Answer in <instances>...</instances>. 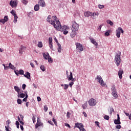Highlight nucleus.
Listing matches in <instances>:
<instances>
[{"label":"nucleus","instance_id":"nucleus-1","mask_svg":"<svg viewBox=\"0 0 131 131\" xmlns=\"http://www.w3.org/2000/svg\"><path fill=\"white\" fill-rule=\"evenodd\" d=\"M47 22H49V23H50L51 25H53L54 27V28L56 29V30H58L59 31L63 32V34L64 35H66V34H68V29H69V27H67V26H63L62 27L61 26V23H60V21L58 20L56 21H56L53 20H47Z\"/></svg>","mask_w":131,"mask_h":131},{"label":"nucleus","instance_id":"nucleus-2","mask_svg":"<svg viewBox=\"0 0 131 131\" xmlns=\"http://www.w3.org/2000/svg\"><path fill=\"white\" fill-rule=\"evenodd\" d=\"M96 79L97 80L98 82L100 83L101 86H107L106 83L104 82V80H103V79L102 78V77H101V76H97Z\"/></svg>","mask_w":131,"mask_h":131},{"label":"nucleus","instance_id":"nucleus-3","mask_svg":"<svg viewBox=\"0 0 131 131\" xmlns=\"http://www.w3.org/2000/svg\"><path fill=\"white\" fill-rule=\"evenodd\" d=\"M121 53L119 52L117 55L115 56V60L116 61V64L117 66H119L120 65L121 59L120 58V55Z\"/></svg>","mask_w":131,"mask_h":131},{"label":"nucleus","instance_id":"nucleus-4","mask_svg":"<svg viewBox=\"0 0 131 131\" xmlns=\"http://www.w3.org/2000/svg\"><path fill=\"white\" fill-rule=\"evenodd\" d=\"M79 28V25L78 24L73 22L72 25V31H74V32H76L78 29Z\"/></svg>","mask_w":131,"mask_h":131},{"label":"nucleus","instance_id":"nucleus-5","mask_svg":"<svg viewBox=\"0 0 131 131\" xmlns=\"http://www.w3.org/2000/svg\"><path fill=\"white\" fill-rule=\"evenodd\" d=\"M116 36L118 37V38H119L120 37V32L122 34L124 33V31L122 29L121 27H119L116 31Z\"/></svg>","mask_w":131,"mask_h":131},{"label":"nucleus","instance_id":"nucleus-6","mask_svg":"<svg viewBox=\"0 0 131 131\" xmlns=\"http://www.w3.org/2000/svg\"><path fill=\"white\" fill-rule=\"evenodd\" d=\"M43 56V58H45L46 60H48L49 63H53V60H52V58H51V56H50L48 53H44Z\"/></svg>","mask_w":131,"mask_h":131},{"label":"nucleus","instance_id":"nucleus-7","mask_svg":"<svg viewBox=\"0 0 131 131\" xmlns=\"http://www.w3.org/2000/svg\"><path fill=\"white\" fill-rule=\"evenodd\" d=\"M76 46L77 52L81 53V52H82V51H83V47H82V45H81L79 43H76Z\"/></svg>","mask_w":131,"mask_h":131},{"label":"nucleus","instance_id":"nucleus-8","mask_svg":"<svg viewBox=\"0 0 131 131\" xmlns=\"http://www.w3.org/2000/svg\"><path fill=\"white\" fill-rule=\"evenodd\" d=\"M18 98H24V97H26L24 99H27L28 98V95H27V93H21V92H19L17 94Z\"/></svg>","mask_w":131,"mask_h":131},{"label":"nucleus","instance_id":"nucleus-9","mask_svg":"<svg viewBox=\"0 0 131 131\" xmlns=\"http://www.w3.org/2000/svg\"><path fill=\"white\" fill-rule=\"evenodd\" d=\"M43 124L40 122V119L39 118H37V122L36 124H35V128H37L38 127H39L40 126H42Z\"/></svg>","mask_w":131,"mask_h":131},{"label":"nucleus","instance_id":"nucleus-10","mask_svg":"<svg viewBox=\"0 0 131 131\" xmlns=\"http://www.w3.org/2000/svg\"><path fill=\"white\" fill-rule=\"evenodd\" d=\"M88 103H89L90 106H94L96 105V100L95 99H90V100L88 101Z\"/></svg>","mask_w":131,"mask_h":131},{"label":"nucleus","instance_id":"nucleus-11","mask_svg":"<svg viewBox=\"0 0 131 131\" xmlns=\"http://www.w3.org/2000/svg\"><path fill=\"white\" fill-rule=\"evenodd\" d=\"M117 119L114 120V123L115 124H120L121 122H120V117H119V115L117 114Z\"/></svg>","mask_w":131,"mask_h":131},{"label":"nucleus","instance_id":"nucleus-12","mask_svg":"<svg viewBox=\"0 0 131 131\" xmlns=\"http://www.w3.org/2000/svg\"><path fill=\"white\" fill-rule=\"evenodd\" d=\"M74 127H77L79 129L84 128V126L81 123H76Z\"/></svg>","mask_w":131,"mask_h":131},{"label":"nucleus","instance_id":"nucleus-13","mask_svg":"<svg viewBox=\"0 0 131 131\" xmlns=\"http://www.w3.org/2000/svg\"><path fill=\"white\" fill-rule=\"evenodd\" d=\"M67 77L68 78V80L70 81L71 80L72 81H75V79L73 78V76L72 75V72H70V75H67Z\"/></svg>","mask_w":131,"mask_h":131},{"label":"nucleus","instance_id":"nucleus-14","mask_svg":"<svg viewBox=\"0 0 131 131\" xmlns=\"http://www.w3.org/2000/svg\"><path fill=\"white\" fill-rule=\"evenodd\" d=\"M10 5L11 6L12 8H16V7H17V2L15 1H11L10 2Z\"/></svg>","mask_w":131,"mask_h":131},{"label":"nucleus","instance_id":"nucleus-15","mask_svg":"<svg viewBox=\"0 0 131 131\" xmlns=\"http://www.w3.org/2000/svg\"><path fill=\"white\" fill-rule=\"evenodd\" d=\"M84 16H85V17H89L90 16H93V13L90 11L84 12Z\"/></svg>","mask_w":131,"mask_h":131},{"label":"nucleus","instance_id":"nucleus-16","mask_svg":"<svg viewBox=\"0 0 131 131\" xmlns=\"http://www.w3.org/2000/svg\"><path fill=\"white\" fill-rule=\"evenodd\" d=\"M118 74L119 75V78H120V79H121V78H122V74H123V70L122 69H120L118 72Z\"/></svg>","mask_w":131,"mask_h":131},{"label":"nucleus","instance_id":"nucleus-17","mask_svg":"<svg viewBox=\"0 0 131 131\" xmlns=\"http://www.w3.org/2000/svg\"><path fill=\"white\" fill-rule=\"evenodd\" d=\"M39 5L41 7H45L46 6V3H45V1L43 0H40L39 1Z\"/></svg>","mask_w":131,"mask_h":131},{"label":"nucleus","instance_id":"nucleus-18","mask_svg":"<svg viewBox=\"0 0 131 131\" xmlns=\"http://www.w3.org/2000/svg\"><path fill=\"white\" fill-rule=\"evenodd\" d=\"M24 76L28 78V79H30V74L28 72H27L26 74H24Z\"/></svg>","mask_w":131,"mask_h":131},{"label":"nucleus","instance_id":"nucleus-19","mask_svg":"<svg viewBox=\"0 0 131 131\" xmlns=\"http://www.w3.org/2000/svg\"><path fill=\"white\" fill-rule=\"evenodd\" d=\"M97 16H99V13H92V16H91V17H92V19H96L97 18Z\"/></svg>","mask_w":131,"mask_h":131},{"label":"nucleus","instance_id":"nucleus-20","mask_svg":"<svg viewBox=\"0 0 131 131\" xmlns=\"http://www.w3.org/2000/svg\"><path fill=\"white\" fill-rule=\"evenodd\" d=\"M91 42L92 43H93V45H95L96 46V47H98V42H97V41H96V40H95L93 38H91Z\"/></svg>","mask_w":131,"mask_h":131},{"label":"nucleus","instance_id":"nucleus-21","mask_svg":"<svg viewBox=\"0 0 131 131\" xmlns=\"http://www.w3.org/2000/svg\"><path fill=\"white\" fill-rule=\"evenodd\" d=\"M34 10L36 12H37V11H38V10H39V5L38 4L36 5L34 7Z\"/></svg>","mask_w":131,"mask_h":131},{"label":"nucleus","instance_id":"nucleus-22","mask_svg":"<svg viewBox=\"0 0 131 131\" xmlns=\"http://www.w3.org/2000/svg\"><path fill=\"white\" fill-rule=\"evenodd\" d=\"M111 32V30H108L105 33L104 35L105 36H109L110 35V33Z\"/></svg>","mask_w":131,"mask_h":131},{"label":"nucleus","instance_id":"nucleus-23","mask_svg":"<svg viewBox=\"0 0 131 131\" xmlns=\"http://www.w3.org/2000/svg\"><path fill=\"white\" fill-rule=\"evenodd\" d=\"M14 90L16 92H17V94H19V93L20 92V89H19L18 86H14Z\"/></svg>","mask_w":131,"mask_h":131},{"label":"nucleus","instance_id":"nucleus-24","mask_svg":"<svg viewBox=\"0 0 131 131\" xmlns=\"http://www.w3.org/2000/svg\"><path fill=\"white\" fill-rule=\"evenodd\" d=\"M23 50H24V47L23 46H21V48H19V54L20 55H22L23 54Z\"/></svg>","mask_w":131,"mask_h":131},{"label":"nucleus","instance_id":"nucleus-25","mask_svg":"<svg viewBox=\"0 0 131 131\" xmlns=\"http://www.w3.org/2000/svg\"><path fill=\"white\" fill-rule=\"evenodd\" d=\"M75 35H76V32H74V31H72L71 33V37L73 38L75 36Z\"/></svg>","mask_w":131,"mask_h":131},{"label":"nucleus","instance_id":"nucleus-26","mask_svg":"<svg viewBox=\"0 0 131 131\" xmlns=\"http://www.w3.org/2000/svg\"><path fill=\"white\" fill-rule=\"evenodd\" d=\"M58 53H61V52H62V50L61 49V45L59 43H58Z\"/></svg>","mask_w":131,"mask_h":131},{"label":"nucleus","instance_id":"nucleus-27","mask_svg":"<svg viewBox=\"0 0 131 131\" xmlns=\"http://www.w3.org/2000/svg\"><path fill=\"white\" fill-rule=\"evenodd\" d=\"M88 107V103L85 102L84 103V104L82 105V108H83V109L85 110L86 108V107Z\"/></svg>","mask_w":131,"mask_h":131},{"label":"nucleus","instance_id":"nucleus-28","mask_svg":"<svg viewBox=\"0 0 131 131\" xmlns=\"http://www.w3.org/2000/svg\"><path fill=\"white\" fill-rule=\"evenodd\" d=\"M112 94L114 98H117V97H118V96L117 95V92L116 91L112 92Z\"/></svg>","mask_w":131,"mask_h":131},{"label":"nucleus","instance_id":"nucleus-29","mask_svg":"<svg viewBox=\"0 0 131 131\" xmlns=\"http://www.w3.org/2000/svg\"><path fill=\"white\" fill-rule=\"evenodd\" d=\"M11 13L14 16V17L17 16V14H16V11H15V10H12L11 11Z\"/></svg>","mask_w":131,"mask_h":131},{"label":"nucleus","instance_id":"nucleus-30","mask_svg":"<svg viewBox=\"0 0 131 131\" xmlns=\"http://www.w3.org/2000/svg\"><path fill=\"white\" fill-rule=\"evenodd\" d=\"M3 19H4V21L5 22H8V21H9V17L6 15L4 16V18H3Z\"/></svg>","mask_w":131,"mask_h":131},{"label":"nucleus","instance_id":"nucleus-31","mask_svg":"<svg viewBox=\"0 0 131 131\" xmlns=\"http://www.w3.org/2000/svg\"><path fill=\"white\" fill-rule=\"evenodd\" d=\"M18 74H20V75H24V71L23 70H20L18 71Z\"/></svg>","mask_w":131,"mask_h":131},{"label":"nucleus","instance_id":"nucleus-32","mask_svg":"<svg viewBox=\"0 0 131 131\" xmlns=\"http://www.w3.org/2000/svg\"><path fill=\"white\" fill-rule=\"evenodd\" d=\"M107 24H110V25H111V26H113V22H112V21L109 20H107Z\"/></svg>","mask_w":131,"mask_h":131},{"label":"nucleus","instance_id":"nucleus-33","mask_svg":"<svg viewBox=\"0 0 131 131\" xmlns=\"http://www.w3.org/2000/svg\"><path fill=\"white\" fill-rule=\"evenodd\" d=\"M9 68H11V69H15L16 68L14 66V65L12 64V63H9Z\"/></svg>","mask_w":131,"mask_h":131},{"label":"nucleus","instance_id":"nucleus-34","mask_svg":"<svg viewBox=\"0 0 131 131\" xmlns=\"http://www.w3.org/2000/svg\"><path fill=\"white\" fill-rule=\"evenodd\" d=\"M38 47L39 48H42V42H38Z\"/></svg>","mask_w":131,"mask_h":131},{"label":"nucleus","instance_id":"nucleus-35","mask_svg":"<svg viewBox=\"0 0 131 131\" xmlns=\"http://www.w3.org/2000/svg\"><path fill=\"white\" fill-rule=\"evenodd\" d=\"M98 7L99 9H104V8H105V6L104 5H98Z\"/></svg>","mask_w":131,"mask_h":131},{"label":"nucleus","instance_id":"nucleus-36","mask_svg":"<svg viewBox=\"0 0 131 131\" xmlns=\"http://www.w3.org/2000/svg\"><path fill=\"white\" fill-rule=\"evenodd\" d=\"M52 121H53V122H54V124L55 125H56V126H57V121H56V120L54 118H53V119H52Z\"/></svg>","mask_w":131,"mask_h":131},{"label":"nucleus","instance_id":"nucleus-37","mask_svg":"<svg viewBox=\"0 0 131 131\" xmlns=\"http://www.w3.org/2000/svg\"><path fill=\"white\" fill-rule=\"evenodd\" d=\"M40 68L42 70V71H45L46 70V68H45V66H41Z\"/></svg>","mask_w":131,"mask_h":131},{"label":"nucleus","instance_id":"nucleus-38","mask_svg":"<svg viewBox=\"0 0 131 131\" xmlns=\"http://www.w3.org/2000/svg\"><path fill=\"white\" fill-rule=\"evenodd\" d=\"M49 43H53V38L52 37L49 38Z\"/></svg>","mask_w":131,"mask_h":131},{"label":"nucleus","instance_id":"nucleus-39","mask_svg":"<svg viewBox=\"0 0 131 131\" xmlns=\"http://www.w3.org/2000/svg\"><path fill=\"white\" fill-rule=\"evenodd\" d=\"M17 19H18V16H14V19L13 20L14 23H17Z\"/></svg>","mask_w":131,"mask_h":131},{"label":"nucleus","instance_id":"nucleus-40","mask_svg":"<svg viewBox=\"0 0 131 131\" xmlns=\"http://www.w3.org/2000/svg\"><path fill=\"white\" fill-rule=\"evenodd\" d=\"M17 119H18L19 122H20V123H21V125H23L24 124V123L22 121L20 120V118H19V116H17Z\"/></svg>","mask_w":131,"mask_h":131},{"label":"nucleus","instance_id":"nucleus-41","mask_svg":"<svg viewBox=\"0 0 131 131\" xmlns=\"http://www.w3.org/2000/svg\"><path fill=\"white\" fill-rule=\"evenodd\" d=\"M14 72L17 76H19V73L18 72V70H15Z\"/></svg>","mask_w":131,"mask_h":131},{"label":"nucleus","instance_id":"nucleus-42","mask_svg":"<svg viewBox=\"0 0 131 131\" xmlns=\"http://www.w3.org/2000/svg\"><path fill=\"white\" fill-rule=\"evenodd\" d=\"M104 118L106 120H109V116L105 115L104 116Z\"/></svg>","mask_w":131,"mask_h":131},{"label":"nucleus","instance_id":"nucleus-43","mask_svg":"<svg viewBox=\"0 0 131 131\" xmlns=\"http://www.w3.org/2000/svg\"><path fill=\"white\" fill-rule=\"evenodd\" d=\"M68 88H69V85L68 84H65L64 90H67V89H68Z\"/></svg>","mask_w":131,"mask_h":131},{"label":"nucleus","instance_id":"nucleus-44","mask_svg":"<svg viewBox=\"0 0 131 131\" xmlns=\"http://www.w3.org/2000/svg\"><path fill=\"white\" fill-rule=\"evenodd\" d=\"M48 106H47V105L44 106V111L45 112H47V111H48Z\"/></svg>","mask_w":131,"mask_h":131},{"label":"nucleus","instance_id":"nucleus-45","mask_svg":"<svg viewBox=\"0 0 131 131\" xmlns=\"http://www.w3.org/2000/svg\"><path fill=\"white\" fill-rule=\"evenodd\" d=\"M71 115V114L69 112H68V113L67 114V117H68V118H69Z\"/></svg>","mask_w":131,"mask_h":131},{"label":"nucleus","instance_id":"nucleus-46","mask_svg":"<svg viewBox=\"0 0 131 131\" xmlns=\"http://www.w3.org/2000/svg\"><path fill=\"white\" fill-rule=\"evenodd\" d=\"M112 90L113 92H116V89H115V86H113L112 88Z\"/></svg>","mask_w":131,"mask_h":131},{"label":"nucleus","instance_id":"nucleus-47","mask_svg":"<svg viewBox=\"0 0 131 131\" xmlns=\"http://www.w3.org/2000/svg\"><path fill=\"white\" fill-rule=\"evenodd\" d=\"M32 120H33V123H35V116H33L32 118Z\"/></svg>","mask_w":131,"mask_h":131},{"label":"nucleus","instance_id":"nucleus-48","mask_svg":"<svg viewBox=\"0 0 131 131\" xmlns=\"http://www.w3.org/2000/svg\"><path fill=\"white\" fill-rule=\"evenodd\" d=\"M0 23H3V24H5V23H6V21H5L4 19H0Z\"/></svg>","mask_w":131,"mask_h":131},{"label":"nucleus","instance_id":"nucleus-49","mask_svg":"<svg viewBox=\"0 0 131 131\" xmlns=\"http://www.w3.org/2000/svg\"><path fill=\"white\" fill-rule=\"evenodd\" d=\"M23 4H24V5H27L28 2L26 0H23L22 1Z\"/></svg>","mask_w":131,"mask_h":131},{"label":"nucleus","instance_id":"nucleus-50","mask_svg":"<svg viewBox=\"0 0 131 131\" xmlns=\"http://www.w3.org/2000/svg\"><path fill=\"white\" fill-rule=\"evenodd\" d=\"M17 103H18L19 104H21V99H17Z\"/></svg>","mask_w":131,"mask_h":131},{"label":"nucleus","instance_id":"nucleus-51","mask_svg":"<svg viewBox=\"0 0 131 131\" xmlns=\"http://www.w3.org/2000/svg\"><path fill=\"white\" fill-rule=\"evenodd\" d=\"M64 125L67 127H69V128H71V126H70V125H69V124H68V123H66L64 124Z\"/></svg>","mask_w":131,"mask_h":131},{"label":"nucleus","instance_id":"nucleus-52","mask_svg":"<svg viewBox=\"0 0 131 131\" xmlns=\"http://www.w3.org/2000/svg\"><path fill=\"white\" fill-rule=\"evenodd\" d=\"M52 18H53V19H54V20H55V21H56V22H57V21H58V20H56L57 16H53L52 17ZM56 25L57 26V24H56Z\"/></svg>","mask_w":131,"mask_h":131},{"label":"nucleus","instance_id":"nucleus-53","mask_svg":"<svg viewBox=\"0 0 131 131\" xmlns=\"http://www.w3.org/2000/svg\"><path fill=\"white\" fill-rule=\"evenodd\" d=\"M49 47L50 49H53V43H49Z\"/></svg>","mask_w":131,"mask_h":131},{"label":"nucleus","instance_id":"nucleus-54","mask_svg":"<svg viewBox=\"0 0 131 131\" xmlns=\"http://www.w3.org/2000/svg\"><path fill=\"white\" fill-rule=\"evenodd\" d=\"M116 127L117 129H120V128H121L120 125H117L116 126Z\"/></svg>","mask_w":131,"mask_h":131},{"label":"nucleus","instance_id":"nucleus-55","mask_svg":"<svg viewBox=\"0 0 131 131\" xmlns=\"http://www.w3.org/2000/svg\"><path fill=\"white\" fill-rule=\"evenodd\" d=\"M22 88H23V90H25V88H26V84H23Z\"/></svg>","mask_w":131,"mask_h":131},{"label":"nucleus","instance_id":"nucleus-56","mask_svg":"<svg viewBox=\"0 0 131 131\" xmlns=\"http://www.w3.org/2000/svg\"><path fill=\"white\" fill-rule=\"evenodd\" d=\"M9 68H10V67H9V66H5V67H4L5 70H8V69H9Z\"/></svg>","mask_w":131,"mask_h":131},{"label":"nucleus","instance_id":"nucleus-57","mask_svg":"<svg viewBox=\"0 0 131 131\" xmlns=\"http://www.w3.org/2000/svg\"><path fill=\"white\" fill-rule=\"evenodd\" d=\"M95 124L97 125V126H98V127H100V126H99V123L98 122L96 121Z\"/></svg>","mask_w":131,"mask_h":131},{"label":"nucleus","instance_id":"nucleus-58","mask_svg":"<svg viewBox=\"0 0 131 131\" xmlns=\"http://www.w3.org/2000/svg\"><path fill=\"white\" fill-rule=\"evenodd\" d=\"M101 29H102V25L99 26L98 30H99V31H101Z\"/></svg>","mask_w":131,"mask_h":131},{"label":"nucleus","instance_id":"nucleus-59","mask_svg":"<svg viewBox=\"0 0 131 131\" xmlns=\"http://www.w3.org/2000/svg\"><path fill=\"white\" fill-rule=\"evenodd\" d=\"M30 65L32 67V68H34V64H33V63L31 62Z\"/></svg>","mask_w":131,"mask_h":131},{"label":"nucleus","instance_id":"nucleus-60","mask_svg":"<svg viewBox=\"0 0 131 131\" xmlns=\"http://www.w3.org/2000/svg\"><path fill=\"white\" fill-rule=\"evenodd\" d=\"M69 84H70V86L71 87V86H72L73 84H74V82H73V81H72V82L71 83H70Z\"/></svg>","mask_w":131,"mask_h":131},{"label":"nucleus","instance_id":"nucleus-61","mask_svg":"<svg viewBox=\"0 0 131 131\" xmlns=\"http://www.w3.org/2000/svg\"><path fill=\"white\" fill-rule=\"evenodd\" d=\"M111 114H112V112H114V110L113 109V108H111Z\"/></svg>","mask_w":131,"mask_h":131},{"label":"nucleus","instance_id":"nucleus-62","mask_svg":"<svg viewBox=\"0 0 131 131\" xmlns=\"http://www.w3.org/2000/svg\"><path fill=\"white\" fill-rule=\"evenodd\" d=\"M5 130H6V131H11V130H9V128H8L7 126H5Z\"/></svg>","mask_w":131,"mask_h":131},{"label":"nucleus","instance_id":"nucleus-63","mask_svg":"<svg viewBox=\"0 0 131 131\" xmlns=\"http://www.w3.org/2000/svg\"><path fill=\"white\" fill-rule=\"evenodd\" d=\"M80 131H85V129L84 128H79Z\"/></svg>","mask_w":131,"mask_h":131},{"label":"nucleus","instance_id":"nucleus-64","mask_svg":"<svg viewBox=\"0 0 131 131\" xmlns=\"http://www.w3.org/2000/svg\"><path fill=\"white\" fill-rule=\"evenodd\" d=\"M20 128L21 130L24 131V126L23 125H20Z\"/></svg>","mask_w":131,"mask_h":131}]
</instances>
